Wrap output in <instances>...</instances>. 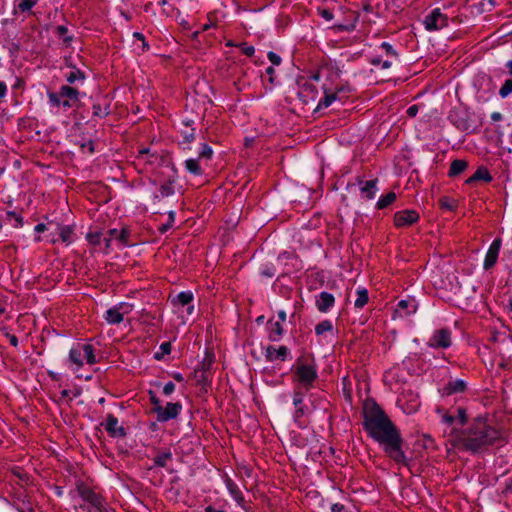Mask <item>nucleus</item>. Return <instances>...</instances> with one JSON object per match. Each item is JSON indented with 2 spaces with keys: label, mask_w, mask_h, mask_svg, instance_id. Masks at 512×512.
<instances>
[{
  "label": "nucleus",
  "mask_w": 512,
  "mask_h": 512,
  "mask_svg": "<svg viewBox=\"0 0 512 512\" xmlns=\"http://www.w3.org/2000/svg\"><path fill=\"white\" fill-rule=\"evenodd\" d=\"M15 13L30 12L32 8L37 4V0H16Z\"/></svg>",
  "instance_id": "72a5a7b5"
},
{
  "label": "nucleus",
  "mask_w": 512,
  "mask_h": 512,
  "mask_svg": "<svg viewBox=\"0 0 512 512\" xmlns=\"http://www.w3.org/2000/svg\"><path fill=\"white\" fill-rule=\"evenodd\" d=\"M377 183V179H372L368 181L358 179V184L360 186V193L362 198L366 200L374 199L378 191Z\"/></svg>",
  "instance_id": "a211bd4d"
},
{
  "label": "nucleus",
  "mask_w": 512,
  "mask_h": 512,
  "mask_svg": "<svg viewBox=\"0 0 512 512\" xmlns=\"http://www.w3.org/2000/svg\"><path fill=\"white\" fill-rule=\"evenodd\" d=\"M296 381L303 385L306 389L312 387L313 382L318 377L317 365L315 360L299 358L295 364L294 372Z\"/></svg>",
  "instance_id": "39448f33"
},
{
  "label": "nucleus",
  "mask_w": 512,
  "mask_h": 512,
  "mask_svg": "<svg viewBox=\"0 0 512 512\" xmlns=\"http://www.w3.org/2000/svg\"><path fill=\"white\" fill-rule=\"evenodd\" d=\"M176 178V171L169 163L161 164L150 178L153 185H159V190L153 195V200L160 201L173 195L175 193L173 185Z\"/></svg>",
  "instance_id": "7ed1b4c3"
},
{
  "label": "nucleus",
  "mask_w": 512,
  "mask_h": 512,
  "mask_svg": "<svg viewBox=\"0 0 512 512\" xmlns=\"http://www.w3.org/2000/svg\"><path fill=\"white\" fill-rule=\"evenodd\" d=\"M267 56L273 65L278 66L281 64V61H282L281 57L278 54H276L275 52L270 51V52H268Z\"/></svg>",
  "instance_id": "6e6d98bb"
},
{
  "label": "nucleus",
  "mask_w": 512,
  "mask_h": 512,
  "mask_svg": "<svg viewBox=\"0 0 512 512\" xmlns=\"http://www.w3.org/2000/svg\"><path fill=\"white\" fill-rule=\"evenodd\" d=\"M6 337H7L8 341H9V343H10L13 347H17V346H18V343H19V342H18V338H17L15 335H13V334H8V333H7V334H6Z\"/></svg>",
  "instance_id": "e2e57ef3"
},
{
  "label": "nucleus",
  "mask_w": 512,
  "mask_h": 512,
  "mask_svg": "<svg viewBox=\"0 0 512 512\" xmlns=\"http://www.w3.org/2000/svg\"><path fill=\"white\" fill-rule=\"evenodd\" d=\"M437 413L441 418V423L444 425L443 436L446 439V443L451 445L450 432L461 433V427L467 423L468 415L467 411L463 407H458L454 412H449L444 408H438Z\"/></svg>",
  "instance_id": "20e7f679"
},
{
  "label": "nucleus",
  "mask_w": 512,
  "mask_h": 512,
  "mask_svg": "<svg viewBox=\"0 0 512 512\" xmlns=\"http://www.w3.org/2000/svg\"><path fill=\"white\" fill-rule=\"evenodd\" d=\"M70 391L67 390V389H63L61 392H60V395H61V398H69L70 400H72L73 398L77 397L80 395V392L79 391H75L73 393V396L70 397Z\"/></svg>",
  "instance_id": "13d9d810"
},
{
  "label": "nucleus",
  "mask_w": 512,
  "mask_h": 512,
  "mask_svg": "<svg viewBox=\"0 0 512 512\" xmlns=\"http://www.w3.org/2000/svg\"><path fill=\"white\" fill-rule=\"evenodd\" d=\"M451 446L471 454L483 453L501 438V432L484 416L467 420L461 433L450 432Z\"/></svg>",
  "instance_id": "f03ea898"
},
{
  "label": "nucleus",
  "mask_w": 512,
  "mask_h": 512,
  "mask_svg": "<svg viewBox=\"0 0 512 512\" xmlns=\"http://www.w3.org/2000/svg\"><path fill=\"white\" fill-rule=\"evenodd\" d=\"M183 137L186 142H191L194 139V129H191L189 133H184Z\"/></svg>",
  "instance_id": "774afa93"
},
{
  "label": "nucleus",
  "mask_w": 512,
  "mask_h": 512,
  "mask_svg": "<svg viewBox=\"0 0 512 512\" xmlns=\"http://www.w3.org/2000/svg\"><path fill=\"white\" fill-rule=\"evenodd\" d=\"M418 110L419 108L417 105H411L410 107H408L406 113L409 117L413 118L417 115Z\"/></svg>",
  "instance_id": "bf43d9fd"
},
{
  "label": "nucleus",
  "mask_w": 512,
  "mask_h": 512,
  "mask_svg": "<svg viewBox=\"0 0 512 512\" xmlns=\"http://www.w3.org/2000/svg\"><path fill=\"white\" fill-rule=\"evenodd\" d=\"M242 53L248 57H251L255 53V48L252 45H248L247 43L243 42L237 45Z\"/></svg>",
  "instance_id": "49530a36"
},
{
  "label": "nucleus",
  "mask_w": 512,
  "mask_h": 512,
  "mask_svg": "<svg viewBox=\"0 0 512 512\" xmlns=\"http://www.w3.org/2000/svg\"><path fill=\"white\" fill-rule=\"evenodd\" d=\"M293 404L295 407V420L300 421L308 413V407L303 403V394L301 392H294Z\"/></svg>",
  "instance_id": "4be33fe9"
},
{
  "label": "nucleus",
  "mask_w": 512,
  "mask_h": 512,
  "mask_svg": "<svg viewBox=\"0 0 512 512\" xmlns=\"http://www.w3.org/2000/svg\"><path fill=\"white\" fill-rule=\"evenodd\" d=\"M182 410V405L179 402H169L165 407H158L156 409V416L159 422H167L178 417Z\"/></svg>",
  "instance_id": "9d476101"
},
{
  "label": "nucleus",
  "mask_w": 512,
  "mask_h": 512,
  "mask_svg": "<svg viewBox=\"0 0 512 512\" xmlns=\"http://www.w3.org/2000/svg\"><path fill=\"white\" fill-rule=\"evenodd\" d=\"M132 310V304L122 302L108 309L104 314V319L108 324H119L124 320V316L131 313Z\"/></svg>",
  "instance_id": "6e6552de"
},
{
  "label": "nucleus",
  "mask_w": 512,
  "mask_h": 512,
  "mask_svg": "<svg viewBox=\"0 0 512 512\" xmlns=\"http://www.w3.org/2000/svg\"><path fill=\"white\" fill-rule=\"evenodd\" d=\"M69 362L76 366V369H79L84 364V359L82 356V351L80 349V343L73 346L69 351Z\"/></svg>",
  "instance_id": "cd10ccee"
},
{
  "label": "nucleus",
  "mask_w": 512,
  "mask_h": 512,
  "mask_svg": "<svg viewBox=\"0 0 512 512\" xmlns=\"http://www.w3.org/2000/svg\"><path fill=\"white\" fill-rule=\"evenodd\" d=\"M357 298L354 302V306L358 309L363 308L368 303V291L366 288L359 287L356 290Z\"/></svg>",
  "instance_id": "473e14b6"
},
{
  "label": "nucleus",
  "mask_w": 512,
  "mask_h": 512,
  "mask_svg": "<svg viewBox=\"0 0 512 512\" xmlns=\"http://www.w3.org/2000/svg\"><path fill=\"white\" fill-rule=\"evenodd\" d=\"M501 245L502 240L500 238L494 239L490 244L483 262V268L485 270L491 269L496 264L500 253Z\"/></svg>",
  "instance_id": "2eb2a0df"
},
{
  "label": "nucleus",
  "mask_w": 512,
  "mask_h": 512,
  "mask_svg": "<svg viewBox=\"0 0 512 512\" xmlns=\"http://www.w3.org/2000/svg\"><path fill=\"white\" fill-rule=\"evenodd\" d=\"M492 176L490 174V172L488 171L487 168L485 167H479L475 172L474 174L469 177L467 180H466V183L467 184H472L476 181H485L487 183L491 182L492 181Z\"/></svg>",
  "instance_id": "bb28decb"
},
{
  "label": "nucleus",
  "mask_w": 512,
  "mask_h": 512,
  "mask_svg": "<svg viewBox=\"0 0 512 512\" xmlns=\"http://www.w3.org/2000/svg\"><path fill=\"white\" fill-rule=\"evenodd\" d=\"M150 401H151V404L153 405V412L156 414V409L158 407H163V406L161 405L160 400L155 395L151 396Z\"/></svg>",
  "instance_id": "052dcab7"
},
{
  "label": "nucleus",
  "mask_w": 512,
  "mask_h": 512,
  "mask_svg": "<svg viewBox=\"0 0 512 512\" xmlns=\"http://www.w3.org/2000/svg\"><path fill=\"white\" fill-rule=\"evenodd\" d=\"M169 301L174 311L183 316L186 313L190 316L194 313V294L191 291H182L175 296H169Z\"/></svg>",
  "instance_id": "0eeeda50"
},
{
  "label": "nucleus",
  "mask_w": 512,
  "mask_h": 512,
  "mask_svg": "<svg viewBox=\"0 0 512 512\" xmlns=\"http://www.w3.org/2000/svg\"><path fill=\"white\" fill-rule=\"evenodd\" d=\"M333 330V324L330 320H322L315 326V333L318 336L323 335L326 332H331Z\"/></svg>",
  "instance_id": "4c0bfd02"
},
{
  "label": "nucleus",
  "mask_w": 512,
  "mask_h": 512,
  "mask_svg": "<svg viewBox=\"0 0 512 512\" xmlns=\"http://www.w3.org/2000/svg\"><path fill=\"white\" fill-rule=\"evenodd\" d=\"M419 220V213L416 210H401L394 214V225L397 228H404L413 225Z\"/></svg>",
  "instance_id": "f8f14e48"
},
{
  "label": "nucleus",
  "mask_w": 512,
  "mask_h": 512,
  "mask_svg": "<svg viewBox=\"0 0 512 512\" xmlns=\"http://www.w3.org/2000/svg\"><path fill=\"white\" fill-rule=\"evenodd\" d=\"M333 28L338 32H351L355 29V25L353 23L344 25V24H336L333 26Z\"/></svg>",
  "instance_id": "864d4df0"
},
{
  "label": "nucleus",
  "mask_w": 512,
  "mask_h": 512,
  "mask_svg": "<svg viewBox=\"0 0 512 512\" xmlns=\"http://www.w3.org/2000/svg\"><path fill=\"white\" fill-rule=\"evenodd\" d=\"M174 221H175V212L170 211V212H169V215H168L167 223H166V224H164V225L160 228V231H161V232H165V231H167L168 229H170V228L173 226Z\"/></svg>",
  "instance_id": "3c124183"
},
{
  "label": "nucleus",
  "mask_w": 512,
  "mask_h": 512,
  "mask_svg": "<svg viewBox=\"0 0 512 512\" xmlns=\"http://www.w3.org/2000/svg\"><path fill=\"white\" fill-rule=\"evenodd\" d=\"M423 24L428 31L440 30L448 25V17L440 8H435L425 16Z\"/></svg>",
  "instance_id": "1a4fd4ad"
},
{
  "label": "nucleus",
  "mask_w": 512,
  "mask_h": 512,
  "mask_svg": "<svg viewBox=\"0 0 512 512\" xmlns=\"http://www.w3.org/2000/svg\"><path fill=\"white\" fill-rule=\"evenodd\" d=\"M109 233H117V240H119L121 243L126 244L128 232L126 230L118 231L117 229H111Z\"/></svg>",
  "instance_id": "603ef678"
},
{
  "label": "nucleus",
  "mask_w": 512,
  "mask_h": 512,
  "mask_svg": "<svg viewBox=\"0 0 512 512\" xmlns=\"http://www.w3.org/2000/svg\"><path fill=\"white\" fill-rule=\"evenodd\" d=\"M467 389V383L462 379H455L449 381L442 388V396H451L453 394L464 393Z\"/></svg>",
  "instance_id": "6ab92c4d"
},
{
  "label": "nucleus",
  "mask_w": 512,
  "mask_h": 512,
  "mask_svg": "<svg viewBox=\"0 0 512 512\" xmlns=\"http://www.w3.org/2000/svg\"><path fill=\"white\" fill-rule=\"evenodd\" d=\"M225 486H226L228 492L230 493V495L232 496V498L236 501V503L240 507L244 508V503H245L244 496H243L241 490L239 489L238 485L231 478L226 477Z\"/></svg>",
  "instance_id": "412c9836"
},
{
  "label": "nucleus",
  "mask_w": 512,
  "mask_h": 512,
  "mask_svg": "<svg viewBox=\"0 0 512 512\" xmlns=\"http://www.w3.org/2000/svg\"><path fill=\"white\" fill-rule=\"evenodd\" d=\"M439 204H440L441 208L447 209V210H453L455 207L454 204L450 201V199L448 197H442L439 200Z\"/></svg>",
  "instance_id": "5fc2aeb1"
},
{
  "label": "nucleus",
  "mask_w": 512,
  "mask_h": 512,
  "mask_svg": "<svg viewBox=\"0 0 512 512\" xmlns=\"http://www.w3.org/2000/svg\"><path fill=\"white\" fill-rule=\"evenodd\" d=\"M396 200V194L394 192H389L383 196H381L377 203H376V207L378 209H384L386 207H388L389 205H391L394 201Z\"/></svg>",
  "instance_id": "e433bc0d"
},
{
  "label": "nucleus",
  "mask_w": 512,
  "mask_h": 512,
  "mask_svg": "<svg viewBox=\"0 0 512 512\" xmlns=\"http://www.w3.org/2000/svg\"><path fill=\"white\" fill-rule=\"evenodd\" d=\"M137 159L139 161L149 162V163L153 164L154 162L159 160V157L157 155H155V154L149 155V151L148 150H141V151H139Z\"/></svg>",
  "instance_id": "ea45409f"
},
{
  "label": "nucleus",
  "mask_w": 512,
  "mask_h": 512,
  "mask_svg": "<svg viewBox=\"0 0 512 512\" xmlns=\"http://www.w3.org/2000/svg\"><path fill=\"white\" fill-rule=\"evenodd\" d=\"M55 34L58 38L62 39V41L66 44L70 43L72 37L68 34V28L63 25H59L55 29Z\"/></svg>",
  "instance_id": "58836bf2"
},
{
  "label": "nucleus",
  "mask_w": 512,
  "mask_h": 512,
  "mask_svg": "<svg viewBox=\"0 0 512 512\" xmlns=\"http://www.w3.org/2000/svg\"><path fill=\"white\" fill-rule=\"evenodd\" d=\"M87 240L92 245H99L101 243V233H99V232L88 233Z\"/></svg>",
  "instance_id": "09e8293b"
},
{
  "label": "nucleus",
  "mask_w": 512,
  "mask_h": 512,
  "mask_svg": "<svg viewBox=\"0 0 512 512\" xmlns=\"http://www.w3.org/2000/svg\"><path fill=\"white\" fill-rule=\"evenodd\" d=\"M342 92V89H336L332 91L331 89H324V97L319 101L318 108H327L336 100H340L339 94Z\"/></svg>",
  "instance_id": "5701e85b"
},
{
  "label": "nucleus",
  "mask_w": 512,
  "mask_h": 512,
  "mask_svg": "<svg viewBox=\"0 0 512 512\" xmlns=\"http://www.w3.org/2000/svg\"><path fill=\"white\" fill-rule=\"evenodd\" d=\"M198 155L199 159L210 160L213 155V150L208 144L202 143Z\"/></svg>",
  "instance_id": "a19ab883"
},
{
  "label": "nucleus",
  "mask_w": 512,
  "mask_h": 512,
  "mask_svg": "<svg viewBox=\"0 0 512 512\" xmlns=\"http://www.w3.org/2000/svg\"><path fill=\"white\" fill-rule=\"evenodd\" d=\"M7 85L4 81H0V99L4 98L7 94Z\"/></svg>",
  "instance_id": "0e129e2a"
},
{
  "label": "nucleus",
  "mask_w": 512,
  "mask_h": 512,
  "mask_svg": "<svg viewBox=\"0 0 512 512\" xmlns=\"http://www.w3.org/2000/svg\"><path fill=\"white\" fill-rule=\"evenodd\" d=\"M105 431L109 436L113 438H121L126 435V431L122 425H120L117 417L113 414H108L105 421L102 423Z\"/></svg>",
  "instance_id": "ddd939ff"
},
{
  "label": "nucleus",
  "mask_w": 512,
  "mask_h": 512,
  "mask_svg": "<svg viewBox=\"0 0 512 512\" xmlns=\"http://www.w3.org/2000/svg\"><path fill=\"white\" fill-rule=\"evenodd\" d=\"M279 320L277 322H281L282 324L286 321L287 315L284 310H280L277 313Z\"/></svg>",
  "instance_id": "338daca9"
},
{
  "label": "nucleus",
  "mask_w": 512,
  "mask_h": 512,
  "mask_svg": "<svg viewBox=\"0 0 512 512\" xmlns=\"http://www.w3.org/2000/svg\"><path fill=\"white\" fill-rule=\"evenodd\" d=\"M370 64L373 66H381L382 69H388L392 65V61L389 59L382 60L379 56H374L370 59Z\"/></svg>",
  "instance_id": "79ce46f5"
},
{
  "label": "nucleus",
  "mask_w": 512,
  "mask_h": 512,
  "mask_svg": "<svg viewBox=\"0 0 512 512\" xmlns=\"http://www.w3.org/2000/svg\"><path fill=\"white\" fill-rule=\"evenodd\" d=\"M59 92L62 99L69 100L71 105L79 100V91L75 87L63 85L60 87Z\"/></svg>",
  "instance_id": "393cba45"
},
{
  "label": "nucleus",
  "mask_w": 512,
  "mask_h": 512,
  "mask_svg": "<svg viewBox=\"0 0 512 512\" xmlns=\"http://www.w3.org/2000/svg\"><path fill=\"white\" fill-rule=\"evenodd\" d=\"M107 114V112L102 111L100 105H93V115L103 117Z\"/></svg>",
  "instance_id": "680f3d73"
},
{
  "label": "nucleus",
  "mask_w": 512,
  "mask_h": 512,
  "mask_svg": "<svg viewBox=\"0 0 512 512\" xmlns=\"http://www.w3.org/2000/svg\"><path fill=\"white\" fill-rule=\"evenodd\" d=\"M335 304L334 296L326 291H322L316 298V308L322 313L328 312Z\"/></svg>",
  "instance_id": "aec40b11"
},
{
  "label": "nucleus",
  "mask_w": 512,
  "mask_h": 512,
  "mask_svg": "<svg viewBox=\"0 0 512 512\" xmlns=\"http://www.w3.org/2000/svg\"><path fill=\"white\" fill-rule=\"evenodd\" d=\"M268 338L270 341L276 342L283 336L284 330L281 322H268Z\"/></svg>",
  "instance_id": "a878e982"
},
{
  "label": "nucleus",
  "mask_w": 512,
  "mask_h": 512,
  "mask_svg": "<svg viewBox=\"0 0 512 512\" xmlns=\"http://www.w3.org/2000/svg\"><path fill=\"white\" fill-rule=\"evenodd\" d=\"M215 18V14L214 13H209L207 15V23H205L202 27H201V31H207L211 28H214L216 27V21L214 20Z\"/></svg>",
  "instance_id": "de8ad7c7"
},
{
  "label": "nucleus",
  "mask_w": 512,
  "mask_h": 512,
  "mask_svg": "<svg viewBox=\"0 0 512 512\" xmlns=\"http://www.w3.org/2000/svg\"><path fill=\"white\" fill-rule=\"evenodd\" d=\"M172 460V454L169 450L157 454L153 461L157 467H166L168 462Z\"/></svg>",
  "instance_id": "c9c22d12"
},
{
  "label": "nucleus",
  "mask_w": 512,
  "mask_h": 512,
  "mask_svg": "<svg viewBox=\"0 0 512 512\" xmlns=\"http://www.w3.org/2000/svg\"><path fill=\"white\" fill-rule=\"evenodd\" d=\"M318 14L326 21H331L334 18L333 12L327 8H318Z\"/></svg>",
  "instance_id": "8fccbe9b"
},
{
  "label": "nucleus",
  "mask_w": 512,
  "mask_h": 512,
  "mask_svg": "<svg viewBox=\"0 0 512 512\" xmlns=\"http://www.w3.org/2000/svg\"><path fill=\"white\" fill-rule=\"evenodd\" d=\"M467 167H468L467 161L462 160V159H456V160L452 161L448 175L450 177H455V176L461 174L462 172H464Z\"/></svg>",
  "instance_id": "c756f323"
},
{
  "label": "nucleus",
  "mask_w": 512,
  "mask_h": 512,
  "mask_svg": "<svg viewBox=\"0 0 512 512\" xmlns=\"http://www.w3.org/2000/svg\"><path fill=\"white\" fill-rule=\"evenodd\" d=\"M50 105L54 107L63 106L64 108H70L71 104L69 100H63L60 92H48L47 94Z\"/></svg>",
  "instance_id": "7c9ffc66"
},
{
  "label": "nucleus",
  "mask_w": 512,
  "mask_h": 512,
  "mask_svg": "<svg viewBox=\"0 0 512 512\" xmlns=\"http://www.w3.org/2000/svg\"><path fill=\"white\" fill-rule=\"evenodd\" d=\"M510 94H512V79H507L501 86L499 90V95L502 98H506Z\"/></svg>",
  "instance_id": "37998d69"
},
{
  "label": "nucleus",
  "mask_w": 512,
  "mask_h": 512,
  "mask_svg": "<svg viewBox=\"0 0 512 512\" xmlns=\"http://www.w3.org/2000/svg\"><path fill=\"white\" fill-rule=\"evenodd\" d=\"M65 78L69 84H74L77 81L83 82L85 74L80 69L72 67L71 71L65 75Z\"/></svg>",
  "instance_id": "f704fd0d"
},
{
  "label": "nucleus",
  "mask_w": 512,
  "mask_h": 512,
  "mask_svg": "<svg viewBox=\"0 0 512 512\" xmlns=\"http://www.w3.org/2000/svg\"><path fill=\"white\" fill-rule=\"evenodd\" d=\"M80 349L82 351V356L84 359V362H86L89 365H93L97 363V358L95 355V349L91 344H81L80 343Z\"/></svg>",
  "instance_id": "c85d7f7f"
},
{
  "label": "nucleus",
  "mask_w": 512,
  "mask_h": 512,
  "mask_svg": "<svg viewBox=\"0 0 512 512\" xmlns=\"http://www.w3.org/2000/svg\"><path fill=\"white\" fill-rule=\"evenodd\" d=\"M429 346L432 348L446 349L451 346V331L438 329L429 338Z\"/></svg>",
  "instance_id": "9b49d317"
},
{
  "label": "nucleus",
  "mask_w": 512,
  "mask_h": 512,
  "mask_svg": "<svg viewBox=\"0 0 512 512\" xmlns=\"http://www.w3.org/2000/svg\"><path fill=\"white\" fill-rule=\"evenodd\" d=\"M159 349H160V353L157 352L155 354V358L156 359H161L162 356L170 354V352H171V343L170 342H163L160 345Z\"/></svg>",
  "instance_id": "c03bdc74"
},
{
  "label": "nucleus",
  "mask_w": 512,
  "mask_h": 512,
  "mask_svg": "<svg viewBox=\"0 0 512 512\" xmlns=\"http://www.w3.org/2000/svg\"><path fill=\"white\" fill-rule=\"evenodd\" d=\"M57 233L60 240L66 245H70L75 240L74 230L69 225H57Z\"/></svg>",
  "instance_id": "b1692460"
},
{
  "label": "nucleus",
  "mask_w": 512,
  "mask_h": 512,
  "mask_svg": "<svg viewBox=\"0 0 512 512\" xmlns=\"http://www.w3.org/2000/svg\"><path fill=\"white\" fill-rule=\"evenodd\" d=\"M418 304L414 298L400 300L395 308L394 317L404 318L417 311Z\"/></svg>",
  "instance_id": "f3484780"
},
{
  "label": "nucleus",
  "mask_w": 512,
  "mask_h": 512,
  "mask_svg": "<svg viewBox=\"0 0 512 512\" xmlns=\"http://www.w3.org/2000/svg\"><path fill=\"white\" fill-rule=\"evenodd\" d=\"M380 48L385 51L387 57L395 58V59L397 58L398 55H397L396 51L394 50L392 45L389 44L388 42H382L380 45Z\"/></svg>",
  "instance_id": "a18cd8bd"
},
{
  "label": "nucleus",
  "mask_w": 512,
  "mask_h": 512,
  "mask_svg": "<svg viewBox=\"0 0 512 512\" xmlns=\"http://www.w3.org/2000/svg\"><path fill=\"white\" fill-rule=\"evenodd\" d=\"M186 170L196 176L203 174V169L200 166L199 159L189 158L184 162Z\"/></svg>",
  "instance_id": "2f4dec72"
},
{
  "label": "nucleus",
  "mask_w": 512,
  "mask_h": 512,
  "mask_svg": "<svg viewBox=\"0 0 512 512\" xmlns=\"http://www.w3.org/2000/svg\"><path fill=\"white\" fill-rule=\"evenodd\" d=\"M175 391V384L172 381L167 382L163 387V394L166 396L171 395Z\"/></svg>",
  "instance_id": "4d7b16f0"
},
{
  "label": "nucleus",
  "mask_w": 512,
  "mask_h": 512,
  "mask_svg": "<svg viewBox=\"0 0 512 512\" xmlns=\"http://www.w3.org/2000/svg\"><path fill=\"white\" fill-rule=\"evenodd\" d=\"M398 402L403 408L404 412L407 414L416 412L420 407V400L418 395L411 391L404 392L398 399Z\"/></svg>",
  "instance_id": "4468645a"
},
{
  "label": "nucleus",
  "mask_w": 512,
  "mask_h": 512,
  "mask_svg": "<svg viewBox=\"0 0 512 512\" xmlns=\"http://www.w3.org/2000/svg\"><path fill=\"white\" fill-rule=\"evenodd\" d=\"M274 73H275V70L272 66H269L266 68V74L269 75V82L271 84L274 83V77H273Z\"/></svg>",
  "instance_id": "69168bd1"
},
{
  "label": "nucleus",
  "mask_w": 512,
  "mask_h": 512,
  "mask_svg": "<svg viewBox=\"0 0 512 512\" xmlns=\"http://www.w3.org/2000/svg\"><path fill=\"white\" fill-rule=\"evenodd\" d=\"M78 493L82 500L90 504L96 512H116L100 494L91 488L81 485L78 487Z\"/></svg>",
  "instance_id": "423d86ee"
},
{
  "label": "nucleus",
  "mask_w": 512,
  "mask_h": 512,
  "mask_svg": "<svg viewBox=\"0 0 512 512\" xmlns=\"http://www.w3.org/2000/svg\"><path fill=\"white\" fill-rule=\"evenodd\" d=\"M290 356V350L288 347L282 345L279 347H275L272 345H269L266 347L264 352V357L266 361L274 362V361H285Z\"/></svg>",
  "instance_id": "dca6fc26"
},
{
  "label": "nucleus",
  "mask_w": 512,
  "mask_h": 512,
  "mask_svg": "<svg viewBox=\"0 0 512 512\" xmlns=\"http://www.w3.org/2000/svg\"><path fill=\"white\" fill-rule=\"evenodd\" d=\"M363 417L364 429L369 437L382 446L384 452L397 464L407 465L400 431L379 405L372 400H366L363 405Z\"/></svg>",
  "instance_id": "f257e3e1"
}]
</instances>
